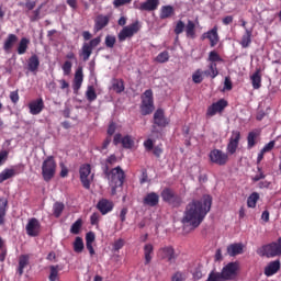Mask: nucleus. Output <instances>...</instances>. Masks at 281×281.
<instances>
[{
  "label": "nucleus",
  "mask_w": 281,
  "mask_h": 281,
  "mask_svg": "<svg viewBox=\"0 0 281 281\" xmlns=\"http://www.w3.org/2000/svg\"><path fill=\"white\" fill-rule=\"evenodd\" d=\"M183 30H186V23H183V21L180 20L177 22L173 32L177 36H179V34H183Z\"/></svg>",
  "instance_id": "obj_53"
},
{
  "label": "nucleus",
  "mask_w": 281,
  "mask_h": 281,
  "mask_svg": "<svg viewBox=\"0 0 281 281\" xmlns=\"http://www.w3.org/2000/svg\"><path fill=\"white\" fill-rule=\"evenodd\" d=\"M252 89H260L262 87V75H260V69H257L251 76H250Z\"/></svg>",
  "instance_id": "obj_32"
},
{
  "label": "nucleus",
  "mask_w": 281,
  "mask_h": 281,
  "mask_svg": "<svg viewBox=\"0 0 281 281\" xmlns=\"http://www.w3.org/2000/svg\"><path fill=\"white\" fill-rule=\"evenodd\" d=\"M113 207H115V204L108 199H101L97 204V210H99L103 216L109 214V212H113Z\"/></svg>",
  "instance_id": "obj_20"
},
{
  "label": "nucleus",
  "mask_w": 281,
  "mask_h": 281,
  "mask_svg": "<svg viewBox=\"0 0 281 281\" xmlns=\"http://www.w3.org/2000/svg\"><path fill=\"white\" fill-rule=\"evenodd\" d=\"M159 8V0H146L145 2L140 3L138 10L142 12H155Z\"/></svg>",
  "instance_id": "obj_25"
},
{
  "label": "nucleus",
  "mask_w": 281,
  "mask_h": 281,
  "mask_svg": "<svg viewBox=\"0 0 281 281\" xmlns=\"http://www.w3.org/2000/svg\"><path fill=\"white\" fill-rule=\"evenodd\" d=\"M206 281H225V278L223 277V274L221 272H216V271L212 270L209 273Z\"/></svg>",
  "instance_id": "obj_48"
},
{
  "label": "nucleus",
  "mask_w": 281,
  "mask_h": 281,
  "mask_svg": "<svg viewBox=\"0 0 281 281\" xmlns=\"http://www.w3.org/2000/svg\"><path fill=\"white\" fill-rule=\"evenodd\" d=\"M15 43H19V36L14 34H9L3 43V49L7 54L12 52V47H14Z\"/></svg>",
  "instance_id": "obj_27"
},
{
  "label": "nucleus",
  "mask_w": 281,
  "mask_h": 281,
  "mask_svg": "<svg viewBox=\"0 0 281 281\" xmlns=\"http://www.w3.org/2000/svg\"><path fill=\"white\" fill-rule=\"evenodd\" d=\"M100 43H102L101 37H94V38L90 40V42L83 43V45L81 47L80 56L82 57V60L85 63H87V60H89V58H91V54H93V48L98 47V45H100Z\"/></svg>",
  "instance_id": "obj_8"
},
{
  "label": "nucleus",
  "mask_w": 281,
  "mask_h": 281,
  "mask_svg": "<svg viewBox=\"0 0 281 281\" xmlns=\"http://www.w3.org/2000/svg\"><path fill=\"white\" fill-rule=\"evenodd\" d=\"M9 98L13 104H16L19 102V90L10 92Z\"/></svg>",
  "instance_id": "obj_63"
},
{
  "label": "nucleus",
  "mask_w": 281,
  "mask_h": 281,
  "mask_svg": "<svg viewBox=\"0 0 281 281\" xmlns=\"http://www.w3.org/2000/svg\"><path fill=\"white\" fill-rule=\"evenodd\" d=\"M124 245H125L124 239L120 238V239L115 240L113 244L114 251H120V249H122V247H124Z\"/></svg>",
  "instance_id": "obj_59"
},
{
  "label": "nucleus",
  "mask_w": 281,
  "mask_h": 281,
  "mask_svg": "<svg viewBox=\"0 0 281 281\" xmlns=\"http://www.w3.org/2000/svg\"><path fill=\"white\" fill-rule=\"evenodd\" d=\"M65 211V204L63 202H56L53 206V214L55 218H60V215Z\"/></svg>",
  "instance_id": "obj_42"
},
{
  "label": "nucleus",
  "mask_w": 281,
  "mask_h": 281,
  "mask_svg": "<svg viewBox=\"0 0 281 281\" xmlns=\"http://www.w3.org/2000/svg\"><path fill=\"white\" fill-rule=\"evenodd\" d=\"M238 273V263L229 262L222 269V277L224 280H234Z\"/></svg>",
  "instance_id": "obj_16"
},
{
  "label": "nucleus",
  "mask_w": 281,
  "mask_h": 281,
  "mask_svg": "<svg viewBox=\"0 0 281 281\" xmlns=\"http://www.w3.org/2000/svg\"><path fill=\"white\" fill-rule=\"evenodd\" d=\"M144 205H148L149 207H155L159 205V194L155 192L148 193L144 200H143Z\"/></svg>",
  "instance_id": "obj_29"
},
{
  "label": "nucleus",
  "mask_w": 281,
  "mask_h": 281,
  "mask_svg": "<svg viewBox=\"0 0 281 281\" xmlns=\"http://www.w3.org/2000/svg\"><path fill=\"white\" fill-rule=\"evenodd\" d=\"M209 157L212 164H216L217 166H226L227 161H229V154L221 149L211 150Z\"/></svg>",
  "instance_id": "obj_11"
},
{
  "label": "nucleus",
  "mask_w": 281,
  "mask_h": 281,
  "mask_svg": "<svg viewBox=\"0 0 281 281\" xmlns=\"http://www.w3.org/2000/svg\"><path fill=\"white\" fill-rule=\"evenodd\" d=\"M233 83H232V78L229 77H225V80H224V90L225 91H232L233 89Z\"/></svg>",
  "instance_id": "obj_61"
},
{
  "label": "nucleus",
  "mask_w": 281,
  "mask_h": 281,
  "mask_svg": "<svg viewBox=\"0 0 281 281\" xmlns=\"http://www.w3.org/2000/svg\"><path fill=\"white\" fill-rule=\"evenodd\" d=\"M95 241V233L89 232L86 234V245H93Z\"/></svg>",
  "instance_id": "obj_57"
},
{
  "label": "nucleus",
  "mask_w": 281,
  "mask_h": 281,
  "mask_svg": "<svg viewBox=\"0 0 281 281\" xmlns=\"http://www.w3.org/2000/svg\"><path fill=\"white\" fill-rule=\"evenodd\" d=\"M29 109L31 115H38L43 112L45 109V102L43 101V98L36 99L29 103Z\"/></svg>",
  "instance_id": "obj_21"
},
{
  "label": "nucleus",
  "mask_w": 281,
  "mask_h": 281,
  "mask_svg": "<svg viewBox=\"0 0 281 281\" xmlns=\"http://www.w3.org/2000/svg\"><path fill=\"white\" fill-rule=\"evenodd\" d=\"M49 269H50V273H49L48 280L49 281L58 280V269H59V266H50Z\"/></svg>",
  "instance_id": "obj_50"
},
{
  "label": "nucleus",
  "mask_w": 281,
  "mask_h": 281,
  "mask_svg": "<svg viewBox=\"0 0 281 281\" xmlns=\"http://www.w3.org/2000/svg\"><path fill=\"white\" fill-rule=\"evenodd\" d=\"M258 173L251 178V181L254 183H258V181H261V179H266L267 175H265V171H262V167H257Z\"/></svg>",
  "instance_id": "obj_51"
},
{
  "label": "nucleus",
  "mask_w": 281,
  "mask_h": 281,
  "mask_svg": "<svg viewBox=\"0 0 281 281\" xmlns=\"http://www.w3.org/2000/svg\"><path fill=\"white\" fill-rule=\"evenodd\" d=\"M209 63H224V60L221 58V55L218 54V52L216 50H211L209 53V58H207Z\"/></svg>",
  "instance_id": "obj_46"
},
{
  "label": "nucleus",
  "mask_w": 281,
  "mask_h": 281,
  "mask_svg": "<svg viewBox=\"0 0 281 281\" xmlns=\"http://www.w3.org/2000/svg\"><path fill=\"white\" fill-rule=\"evenodd\" d=\"M204 76H210V78H216V76H218V67L216 63L210 61L209 70L204 71Z\"/></svg>",
  "instance_id": "obj_39"
},
{
  "label": "nucleus",
  "mask_w": 281,
  "mask_h": 281,
  "mask_svg": "<svg viewBox=\"0 0 281 281\" xmlns=\"http://www.w3.org/2000/svg\"><path fill=\"white\" fill-rule=\"evenodd\" d=\"M26 234L31 236V238H36L41 234V222L36 217H32L29 220L26 226Z\"/></svg>",
  "instance_id": "obj_13"
},
{
  "label": "nucleus",
  "mask_w": 281,
  "mask_h": 281,
  "mask_svg": "<svg viewBox=\"0 0 281 281\" xmlns=\"http://www.w3.org/2000/svg\"><path fill=\"white\" fill-rule=\"evenodd\" d=\"M280 267H281L280 259L271 261L265 268V276H267V278H271V276H276V273L280 271Z\"/></svg>",
  "instance_id": "obj_26"
},
{
  "label": "nucleus",
  "mask_w": 281,
  "mask_h": 281,
  "mask_svg": "<svg viewBox=\"0 0 281 281\" xmlns=\"http://www.w3.org/2000/svg\"><path fill=\"white\" fill-rule=\"evenodd\" d=\"M260 199V194L258 192L251 193L247 199V206L248 207H256L258 200Z\"/></svg>",
  "instance_id": "obj_44"
},
{
  "label": "nucleus",
  "mask_w": 281,
  "mask_h": 281,
  "mask_svg": "<svg viewBox=\"0 0 281 281\" xmlns=\"http://www.w3.org/2000/svg\"><path fill=\"white\" fill-rule=\"evenodd\" d=\"M135 146V139L131 135H125L122 138V147L126 150H131Z\"/></svg>",
  "instance_id": "obj_37"
},
{
  "label": "nucleus",
  "mask_w": 281,
  "mask_h": 281,
  "mask_svg": "<svg viewBox=\"0 0 281 281\" xmlns=\"http://www.w3.org/2000/svg\"><path fill=\"white\" fill-rule=\"evenodd\" d=\"M260 142V130H254L247 135V149L251 150Z\"/></svg>",
  "instance_id": "obj_23"
},
{
  "label": "nucleus",
  "mask_w": 281,
  "mask_h": 281,
  "mask_svg": "<svg viewBox=\"0 0 281 281\" xmlns=\"http://www.w3.org/2000/svg\"><path fill=\"white\" fill-rule=\"evenodd\" d=\"M155 60L160 64L168 63V60H170V53L164 50L156 56Z\"/></svg>",
  "instance_id": "obj_47"
},
{
  "label": "nucleus",
  "mask_w": 281,
  "mask_h": 281,
  "mask_svg": "<svg viewBox=\"0 0 281 281\" xmlns=\"http://www.w3.org/2000/svg\"><path fill=\"white\" fill-rule=\"evenodd\" d=\"M29 265H30V255H21L19 257L16 273L19 276H23L25 271V267H27Z\"/></svg>",
  "instance_id": "obj_31"
},
{
  "label": "nucleus",
  "mask_w": 281,
  "mask_h": 281,
  "mask_svg": "<svg viewBox=\"0 0 281 281\" xmlns=\"http://www.w3.org/2000/svg\"><path fill=\"white\" fill-rule=\"evenodd\" d=\"M103 172L109 179L110 186H115V188H122V186H124L126 173L124 172L122 167L117 166L111 170L109 169V165H106L103 168Z\"/></svg>",
  "instance_id": "obj_2"
},
{
  "label": "nucleus",
  "mask_w": 281,
  "mask_h": 281,
  "mask_svg": "<svg viewBox=\"0 0 281 281\" xmlns=\"http://www.w3.org/2000/svg\"><path fill=\"white\" fill-rule=\"evenodd\" d=\"M7 214H8V199L0 198V225H4Z\"/></svg>",
  "instance_id": "obj_33"
},
{
  "label": "nucleus",
  "mask_w": 281,
  "mask_h": 281,
  "mask_svg": "<svg viewBox=\"0 0 281 281\" xmlns=\"http://www.w3.org/2000/svg\"><path fill=\"white\" fill-rule=\"evenodd\" d=\"M155 111V101L153 99V90H146L142 95L140 113L142 115H150Z\"/></svg>",
  "instance_id": "obj_4"
},
{
  "label": "nucleus",
  "mask_w": 281,
  "mask_h": 281,
  "mask_svg": "<svg viewBox=\"0 0 281 281\" xmlns=\"http://www.w3.org/2000/svg\"><path fill=\"white\" fill-rule=\"evenodd\" d=\"M210 210H212L211 195H203L201 200H192L186 207L182 223H189L193 229H196L203 223Z\"/></svg>",
  "instance_id": "obj_1"
},
{
  "label": "nucleus",
  "mask_w": 281,
  "mask_h": 281,
  "mask_svg": "<svg viewBox=\"0 0 281 281\" xmlns=\"http://www.w3.org/2000/svg\"><path fill=\"white\" fill-rule=\"evenodd\" d=\"M115 36L112 35H106L105 36V46L109 47L110 49H113L115 47Z\"/></svg>",
  "instance_id": "obj_55"
},
{
  "label": "nucleus",
  "mask_w": 281,
  "mask_h": 281,
  "mask_svg": "<svg viewBox=\"0 0 281 281\" xmlns=\"http://www.w3.org/2000/svg\"><path fill=\"white\" fill-rule=\"evenodd\" d=\"M240 144V132L233 131L229 142L227 144L226 150L227 155H235L238 150V145Z\"/></svg>",
  "instance_id": "obj_14"
},
{
  "label": "nucleus",
  "mask_w": 281,
  "mask_h": 281,
  "mask_svg": "<svg viewBox=\"0 0 281 281\" xmlns=\"http://www.w3.org/2000/svg\"><path fill=\"white\" fill-rule=\"evenodd\" d=\"M205 38L210 41L211 47H216L218 41H221V37L218 36V26H214L212 30L203 33L202 40L205 41Z\"/></svg>",
  "instance_id": "obj_18"
},
{
  "label": "nucleus",
  "mask_w": 281,
  "mask_h": 281,
  "mask_svg": "<svg viewBox=\"0 0 281 281\" xmlns=\"http://www.w3.org/2000/svg\"><path fill=\"white\" fill-rule=\"evenodd\" d=\"M86 98L88 102H95V100H98V93H95V88L93 86H88Z\"/></svg>",
  "instance_id": "obj_41"
},
{
  "label": "nucleus",
  "mask_w": 281,
  "mask_h": 281,
  "mask_svg": "<svg viewBox=\"0 0 281 281\" xmlns=\"http://www.w3.org/2000/svg\"><path fill=\"white\" fill-rule=\"evenodd\" d=\"M115 164H117V156H115V154L110 155L105 159V166H109V170H111V166H115Z\"/></svg>",
  "instance_id": "obj_54"
},
{
  "label": "nucleus",
  "mask_w": 281,
  "mask_h": 281,
  "mask_svg": "<svg viewBox=\"0 0 281 281\" xmlns=\"http://www.w3.org/2000/svg\"><path fill=\"white\" fill-rule=\"evenodd\" d=\"M24 170L25 165L23 164L15 165L12 168H5L0 172V183H3V181H8V179L16 177V175L23 173Z\"/></svg>",
  "instance_id": "obj_9"
},
{
  "label": "nucleus",
  "mask_w": 281,
  "mask_h": 281,
  "mask_svg": "<svg viewBox=\"0 0 281 281\" xmlns=\"http://www.w3.org/2000/svg\"><path fill=\"white\" fill-rule=\"evenodd\" d=\"M80 229H82V218H78L70 227V234H75L78 236L80 234Z\"/></svg>",
  "instance_id": "obj_45"
},
{
  "label": "nucleus",
  "mask_w": 281,
  "mask_h": 281,
  "mask_svg": "<svg viewBox=\"0 0 281 281\" xmlns=\"http://www.w3.org/2000/svg\"><path fill=\"white\" fill-rule=\"evenodd\" d=\"M175 14V8L172 5H164L160 11V19H170Z\"/></svg>",
  "instance_id": "obj_40"
},
{
  "label": "nucleus",
  "mask_w": 281,
  "mask_h": 281,
  "mask_svg": "<svg viewBox=\"0 0 281 281\" xmlns=\"http://www.w3.org/2000/svg\"><path fill=\"white\" fill-rule=\"evenodd\" d=\"M40 67H41V59L38 58V55L36 54L32 55L27 60V69L32 74H36Z\"/></svg>",
  "instance_id": "obj_28"
},
{
  "label": "nucleus",
  "mask_w": 281,
  "mask_h": 281,
  "mask_svg": "<svg viewBox=\"0 0 281 281\" xmlns=\"http://www.w3.org/2000/svg\"><path fill=\"white\" fill-rule=\"evenodd\" d=\"M187 38H196V24L192 20H189L186 25Z\"/></svg>",
  "instance_id": "obj_35"
},
{
  "label": "nucleus",
  "mask_w": 281,
  "mask_h": 281,
  "mask_svg": "<svg viewBox=\"0 0 281 281\" xmlns=\"http://www.w3.org/2000/svg\"><path fill=\"white\" fill-rule=\"evenodd\" d=\"M273 148H276V140H270L268 144H266L262 147V153H271V150H273Z\"/></svg>",
  "instance_id": "obj_56"
},
{
  "label": "nucleus",
  "mask_w": 281,
  "mask_h": 281,
  "mask_svg": "<svg viewBox=\"0 0 281 281\" xmlns=\"http://www.w3.org/2000/svg\"><path fill=\"white\" fill-rule=\"evenodd\" d=\"M143 258L145 267H148L150 262H153V258H155V246L153 244H145L143 247Z\"/></svg>",
  "instance_id": "obj_19"
},
{
  "label": "nucleus",
  "mask_w": 281,
  "mask_h": 281,
  "mask_svg": "<svg viewBox=\"0 0 281 281\" xmlns=\"http://www.w3.org/2000/svg\"><path fill=\"white\" fill-rule=\"evenodd\" d=\"M112 89L115 93H122L124 91V80L122 79H114L112 83Z\"/></svg>",
  "instance_id": "obj_43"
},
{
  "label": "nucleus",
  "mask_w": 281,
  "mask_h": 281,
  "mask_svg": "<svg viewBox=\"0 0 281 281\" xmlns=\"http://www.w3.org/2000/svg\"><path fill=\"white\" fill-rule=\"evenodd\" d=\"M171 281H186V277L183 276V272L177 271L172 277Z\"/></svg>",
  "instance_id": "obj_60"
},
{
  "label": "nucleus",
  "mask_w": 281,
  "mask_h": 281,
  "mask_svg": "<svg viewBox=\"0 0 281 281\" xmlns=\"http://www.w3.org/2000/svg\"><path fill=\"white\" fill-rule=\"evenodd\" d=\"M170 124V120L166 117V114L162 109L156 110L154 113V128L158 126L159 128H166Z\"/></svg>",
  "instance_id": "obj_17"
},
{
  "label": "nucleus",
  "mask_w": 281,
  "mask_h": 281,
  "mask_svg": "<svg viewBox=\"0 0 281 281\" xmlns=\"http://www.w3.org/2000/svg\"><path fill=\"white\" fill-rule=\"evenodd\" d=\"M71 67H74V64H71L69 60H66L63 64L61 69L64 71V76H69L71 74Z\"/></svg>",
  "instance_id": "obj_52"
},
{
  "label": "nucleus",
  "mask_w": 281,
  "mask_h": 281,
  "mask_svg": "<svg viewBox=\"0 0 281 281\" xmlns=\"http://www.w3.org/2000/svg\"><path fill=\"white\" fill-rule=\"evenodd\" d=\"M111 142H113V138L111 136H106L102 143L101 150H106V148H109L111 145Z\"/></svg>",
  "instance_id": "obj_64"
},
{
  "label": "nucleus",
  "mask_w": 281,
  "mask_h": 281,
  "mask_svg": "<svg viewBox=\"0 0 281 281\" xmlns=\"http://www.w3.org/2000/svg\"><path fill=\"white\" fill-rule=\"evenodd\" d=\"M227 106V101L225 99H221L217 102L210 105L206 110V117H214L216 113H223L225 108Z\"/></svg>",
  "instance_id": "obj_15"
},
{
  "label": "nucleus",
  "mask_w": 281,
  "mask_h": 281,
  "mask_svg": "<svg viewBox=\"0 0 281 281\" xmlns=\"http://www.w3.org/2000/svg\"><path fill=\"white\" fill-rule=\"evenodd\" d=\"M75 254H82L85 251V241L82 237H76L72 244Z\"/></svg>",
  "instance_id": "obj_38"
},
{
  "label": "nucleus",
  "mask_w": 281,
  "mask_h": 281,
  "mask_svg": "<svg viewBox=\"0 0 281 281\" xmlns=\"http://www.w3.org/2000/svg\"><path fill=\"white\" fill-rule=\"evenodd\" d=\"M259 256H266V258H276L281 256V249L278 243L272 241L270 244L263 245L257 250Z\"/></svg>",
  "instance_id": "obj_7"
},
{
  "label": "nucleus",
  "mask_w": 281,
  "mask_h": 281,
  "mask_svg": "<svg viewBox=\"0 0 281 281\" xmlns=\"http://www.w3.org/2000/svg\"><path fill=\"white\" fill-rule=\"evenodd\" d=\"M139 30H142V25H139V21H135L132 24L124 26L120 33H119V41L120 43H124V41H126V38H133V36H135V34H137V32H139Z\"/></svg>",
  "instance_id": "obj_6"
},
{
  "label": "nucleus",
  "mask_w": 281,
  "mask_h": 281,
  "mask_svg": "<svg viewBox=\"0 0 281 281\" xmlns=\"http://www.w3.org/2000/svg\"><path fill=\"white\" fill-rule=\"evenodd\" d=\"M133 0H114L113 5L114 8H122V5H128V3H132Z\"/></svg>",
  "instance_id": "obj_58"
},
{
  "label": "nucleus",
  "mask_w": 281,
  "mask_h": 281,
  "mask_svg": "<svg viewBox=\"0 0 281 281\" xmlns=\"http://www.w3.org/2000/svg\"><path fill=\"white\" fill-rule=\"evenodd\" d=\"M203 74L201 69H198L193 75H192V80L195 85H201L203 82Z\"/></svg>",
  "instance_id": "obj_49"
},
{
  "label": "nucleus",
  "mask_w": 281,
  "mask_h": 281,
  "mask_svg": "<svg viewBox=\"0 0 281 281\" xmlns=\"http://www.w3.org/2000/svg\"><path fill=\"white\" fill-rule=\"evenodd\" d=\"M79 175L82 187L89 190L91 188V179H89V177H91V165H82L79 169Z\"/></svg>",
  "instance_id": "obj_12"
},
{
  "label": "nucleus",
  "mask_w": 281,
  "mask_h": 281,
  "mask_svg": "<svg viewBox=\"0 0 281 281\" xmlns=\"http://www.w3.org/2000/svg\"><path fill=\"white\" fill-rule=\"evenodd\" d=\"M29 45H30V40L27 37H22L18 45V54L20 56H23V54L27 52Z\"/></svg>",
  "instance_id": "obj_36"
},
{
  "label": "nucleus",
  "mask_w": 281,
  "mask_h": 281,
  "mask_svg": "<svg viewBox=\"0 0 281 281\" xmlns=\"http://www.w3.org/2000/svg\"><path fill=\"white\" fill-rule=\"evenodd\" d=\"M158 258L160 260H165L169 262V265H173L177 261V252L175 251V247L165 246L158 249Z\"/></svg>",
  "instance_id": "obj_10"
},
{
  "label": "nucleus",
  "mask_w": 281,
  "mask_h": 281,
  "mask_svg": "<svg viewBox=\"0 0 281 281\" xmlns=\"http://www.w3.org/2000/svg\"><path fill=\"white\" fill-rule=\"evenodd\" d=\"M160 196L165 203H169V205H172V207H179L181 203L183 202L181 200V195L177 194L172 189L165 188Z\"/></svg>",
  "instance_id": "obj_5"
},
{
  "label": "nucleus",
  "mask_w": 281,
  "mask_h": 281,
  "mask_svg": "<svg viewBox=\"0 0 281 281\" xmlns=\"http://www.w3.org/2000/svg\"><path fill=\"white\" fill-rule=\"evenodd\" d=\"M116 128H117V126L115 125V122H111L108 127V137L115 135Z\"/></svg>",
  "instance_id": "obj_62"
},
{
  "label": "nucleus",
  "mask_w": 281,
  "mask_h": 281,
  "mask_svg": "<svg viewBox=\"0 0 281 281\" xmlns=\"http://www.w3.org/2000/svg\"><path fill=\"white\" fill-rule=\"evenodd\" d=\"M56 168H58V165L54 156H48L42 162V177L46 183H49V181L56 177Z\"/></svg>",
  "instance_id": "obj_3"
},
{
  "label": "nucleus",
  "mask_w": 281,
  "mask_h": 281,
  "mask_svg": "<svg viewBox=\"0 0 281 281\" xmlns=\"http://www.w3.org/2000/svg\"><path fill=\"white\" fill-rule=\"evenodd\" d=\"M227 254L231 257L240 256L243 254V244H231L227 246Z\"/></svg>",
  "instance_id": "obj_34"
},
{
  "label": "nucleus",
  "mask_w": 281,
  "mask_h": 281,
  "mask_svg": "<svg viewBox=\"0 0 281 281\" xmlns=\"http://www.w3.org/2000/svg\"><path fill=\"white\" fill-rule=\"evenodd\" d=\"M254 36V29H246L245 34L241 36L239 45L243 49H247L251 45V37Z\"/></svg>",
  "instance_id": "obj_30"
},
{
  "label": "nucleus",
  "mask_w": 281,
  "mask_h": 281,
  "mask_svg": "<svg viewBox=\"0 0 281 281\" xmlns=\"http://www.w3.org/2000/svg\"><path fill=\"white\" fill-rule=\"evenodd\" d=\"M83 80H85V74H82V67H79L75 72V78L72 81L74 93H78V91H80Z\"/></svg>",
  "instance_id": "obj_24"
},
{
  "label": "nucleus",
  "mask_w": 281,
  "mask_h": 281,
  "mask_svg": "<svg viewBox=\"0 0 281 281\" xmlns=\"http://www.w3.org/2000/svg\"><path fill=\"white\" fill-rule=\"evenodd\" d=\"M109 21H111L110 15L99 14L94 19V32H101V30H104L106 25H109Z\"/></svg>",
  "instance_id": "obj_22"
}]
</instances>
